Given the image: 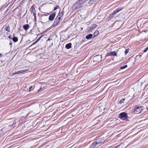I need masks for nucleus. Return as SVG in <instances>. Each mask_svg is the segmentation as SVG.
<instances>
[{
    "label": "nucleus",
    "instance_id": "1",
    "mask_svg": "<svg viewBox=\"0 0 148 148\" xmlns=\"http://www.w3.org/2000/svg\"><path fill=\"white\" fill-rule=\"evenodd\" d=\"M123 9V8H117L114 11V12L112 13V14L110 15L109 18H113L114 16L119 11Z\"/></svg>",
    "mask_w": 148,
    "mask_h": 148
},
{
    "label": "nucleus",
    "instance_id": "2",
    "mask_svg": "<svg viewBox=\"0 0 148 148\" xmlns=\"http://www.w3.org/2000/svg\"><path fill=\"white\" fill-rule=\"evenodd\" d=\"M128 116L125 112L121 113L119 115V118L122 120H125L128 117Z\"/></svg>",
    "mask_w": 148,
    "mask_h": 148
},
{
    "label": "nucleus",
    "instance_id": "3",
    "mask_svg": "<svg viewBox=\"0 0 148 148\" xmlns=\"http://www.w3.org/2000/svg\"><path fill=\"white\" fill-rule=\"evenodd\" d=\"M81 7H82V5H80L79 4H78L77 2H76L72 7V10L75 11Z\"/></svg>",
    "mask_w": 148,
    "mask_h": 148
},
{
    "label": "nucleus",
    "instance_id": "4",
    "mask_svg": "<svg viewBox=\"0 0 148 148\" xmlns=\"http://www.w3.org/2000/svg\"><path fill=\"white\" fill-rule=\"evenodd\" d=\"M142 110V107L140 106L134 109V112L135 114H138L140 113Z\"/></svg>",
    "mask_w": 148,
    "mask_h": 148
},
{
    "label": "nucleus",
    "instance_id": "5",
    "mask_svg": "<svg viewBox=\"0 0 148 148\" xmlns=\"http://www.w3.org/2000/svg\"><path fill=\"white\" fill-rule=\"evenodd\" d=\"M104 141V139H103L102 138H100L96 139L95 140V142L96 143V144L98 145Z\"/></svg>",
    "mask_w": 148,
    "mask_h": 148
},
{
    "label": "nucleus",
    "instance_id": "6",
    "mask_svg": "<svg viewBox=\"0 0 148 148\" xmlns=\"http://www.w3.org/2000/svg\"><path fill=\"white\" fill-rule=\"evenodd\" d=\"M97 26L96 24H92L91 26H90L89 27V31H92Z\"/></svg>",
    "mask_w": 148,
    "mask_h": 148
},
{
    "label": "nucleus",
    "instance_id": "7",
    "mask_svg": "<svg viewBox=\"0 0 148 148\" xmlns=\"http://www.w3.org/2000/svg\"><path fill=\"white\" fill-rule=\"evenodd\" d=\"M101 58L102 57L101 56L99 55L96 56H94L93 58L94 60H95L96 61L101 60Z\"/></svg>",
    "mask_w": 148,
    "mask_h": 148
},
{
    "label": "nucleus",
    "instance_id": "8",
    "mask_svg": "<svg viewBox=\"0 0 148 148\" xmlns=\"http://www.w3.org/2000/svg\"><path fill=\"white\" fill-rule=\"evenodd\" d=\"M56 20L54 22V23L51 26V28L55 26L59 22V20L60 19H56Z\"/></svg>",
    "mask_w": 148,
    "mask_h": 148
},
{
    "label": "nucleus",
    "instance_id": "9",
    "mask_svg": "<svg viewBox=\"0 0 148 148\" xmlns=\"http://www.w3.org/2000/svg\"><path fill=\"white\" fill-rule=\"evenodd\" d=\"M56 15V13L54 12L51 14L48 17V18H54Z\"/></svg>",
    "mask_w": 148,
    "mask_h": 148
},
{
    "label": "nucleus",
    "instance_id": "10",
    "mask_svg": "<svg viewBox=\"0 0 148 148\" xmlns=\"http://www.w3.org/2000/svg\"><path fill=\"white\" fill-rule=\"evenodd\" d=\"M86 0H79L77 2L78 4H79L80 5L83 4L85 2Z\"/></svg>",
    "mask_w": 148,
    "mask_h": 148
},
{
    "label": "nucleus",
    "instance_id": "11",
    "mask_svg": "<svg viewBox=\"0 0 148 148\" xmlns=\"http://www.w3.org/2000/svg\"><path fill=\"white\" fill-rule=\"evenodd\" d=\"M93 35L92 34H89L88 35H87L86 36V38L87 39L89 40L90 39L92 38V37Z\"/></svg>",
    "mask_w": 148,
    "mask_h": 148
},
{
    "label": "nucleus",
    "instance_id": "12",
    "mask_svg": "<svg viewBox=\"0 0 148 148\" xmlns=\"http://www.w3.org/2000/svg\"><path fill=\"white\" fill-rule=\"evenodd\" d=\"M64 11H62L61 12H60L59 13L58 16V18H61V17H62L64 15Z\"/></svg>",
    "mask_w": 148,
    "mask_h": 148
},
{
    "label": "nucleus",
    "instance_id": "13",
    "mask_svg": "<svg viewBox=\"0 0 148 148\" xmlns=\"http://www.w3.org/2000/svg\"><path fill=\"white\" fill-rule=\"evenodd\" d=\"M49 15V14L48 13L43 14L41 15V18H47L49 17L48 16Z\"/></svg>",
    "mask_w": 148,
    "mask_h": 148
},
{
    "label": "nucleus",
    "instance_id": "14",
    "mask_svg": "<svg viewBox=\"0 0 148 148\" xmlns=\"http://www.w3.org/2000/svg\"><path fill=\"white\" fill-rule=\"evenodd\" d=\"M99 34V31L98 30H96L93 34V38L97 36Z\"/></svg>",
    "mask_w": 148,
    "mask_h": 148
},
{
    "label": "nucleus",
    "instance_id": "15",
    "mask_svg": "<svg viewBox=\"0 0 148 148\" xmlns=\"http://www.w3.org/2000/svg\"><path fill=\"white\" fill-rule=\"evenodd\" d=\"M71 45L72 44L71 43H69L66 45L65 47L67 49H70L71 48Z\"/></svg>",
    "mask_w": 148,
    "mask_h": 148
},
{
    "label": "nucleus",
    "instance_id": "16",
    "mask_svg": "<svg viewBox=\"0 0 148 148\" xmlns=\"http://www.w3.org/2000/svg\"><path fill=\"white\" fill-rule=\"evenodd\" d=\"M97 145L95 142H94L91 145L89 148H94Z\"/></svg>",
    "mask_w": 148,
    "mask_h": 148
},
{
    "label": "nucleus",
    "instance_id": "17",
    "mask_svg": "<svg viewBox=\"0 0 148 148\" xmlns=\"http://www.w3.org/2000/svg\"><path fill=\"white\" fill-rule=\"evenodd\" d=\"M23 29L25 30H27L29 27V26L28 24L24 25L23 26Z\"/></svg>",
    "mask_w": 148,
    "mask_h": 148
},
{
    "label": "nucleus",
    "instance_id": "18",
    "mask_svg": "<svg viewBox=\"0 0 148 148\" xmlns=\"http://www.w3.org/2000/svg\"><path fill=\"white\" fill-rule=\"evenodd\" d=\"M97 0H90L89 2L88 3L90 5H92L95 3Z\"/></svg>",
    "mask_w": 148,
    "mask_h": 148
},
{
    "label": "nucleus",
    "instance_id": "19",
    "mask_svg": "<svg viewBox=\"0 0 148 148\" xmlns=\"http://www.w3.org/2000/svg\"><path fill=\"white\" fill-rule=\"evenodd\" d=\"M31 10H32V11L33 13V14H34L35 13L36 11H35L34 7V5L32 6Z\"/></svg>",
    "mask_w": 148,
    "mask_h": 148
},
{
    "label": "nucleus",
    "instance_id": "20",
    "mask_svg": "<svg viewBox=\"0 0 148 148\" xmlns=\"http://www.w3.org/2000/svg\"><path fill=\"white\" fill-rule=\"evenodd\" d=\"M12 40L14 42H16L18 41V38L17 37H14L12 38Z\"/></svg>",
    "mask_w": 148,
    "mask_h": 148
},
{
    "label": "nucleus",
    "instance_id": "21",
    "mask_svg": "<svg viewBox=\"0 0 148 148\" xmlns=\"http://www.w3.org/2000/svg\"><path fill=\"white\" fill-rule=\"evenodd\" d=\"M5 30L8 32H10V27L8 25V26L7 25H6Z\"/></svg>",
    "mask_w": 148,
    "mask_h": 148
},
{
    "label": "nucleus",
    "instance_id": "22",
    "mask_svg": "<svg viewBox=\"0 0 148 148\" xmlns=\"http://www.w3.org/2000/svg\"><path fill=\"white\" fill-rule=\"evenodd\" d=\"M111 56H117L116 52H115L114 51L111 52Z\"/></svg>",
    "mask_w": 148,
    "mask_h": 148
},
{
    "label": "nucleus",
    "instance_id": "23",
    "mask_svg": "<svg viewBox=\"0 0 148 148\" xmlns=\"http://www.w3.org/2000/svg\"><path fill=\"white\" fill-rule=\"evenodd\" d=\"M28 70L27 69H25V70H21V71H19L18 72H19V73H23L25 72H26Z\"/></svg>",
    "mask_w": 148,
    "mask_h": 148
},
{
    "label": "nucleus",
    "instance_id": "24",
    "mask_svg": "<svg viewBox=\"0 0 148 148\" xmlns=\"http://www.w3.org/2000/svg\"><path fill=\"white\" fill-rule=\"evenodd\" d=\"M127 67V65H126L123 66H122L120 67V69H123Z\"/></svg>",
    "mask_w": 148,
    "mask_h": 148
},
{
    "label": "nucleus",
    "instance_id": "25",
    "mask_svg": "<svg viewBox=\"0 0 148 148\" xmlns=\"http://www.w3.org/2000/svg\"><path fill=\"white\" fill-rule=\"evenodd\" d=\"M129 49H125V55H126L127 53L129 52Z\"/></svg>",
    "mask_w": 148,
    "mask_h": 148
},
{
    "label": "nucleus",
    "instance_id": "26",
    "mask_svg": "<svg viewBox=\"0 0 148 148\" xmlns=\"http://www.w3.org/2000/svg\"><path fill=\"white\" fill-rule=\"evenodd\" d=\"M19 73V72H18V71L17 72H14V73H12V75H15L18 74Z\"/></svg>",
    "mask_w": 148,
    "mask_h": 148
},
{
    "label": "nucleus",
    "instance_id": "27",
    "mask_svg": "<svg viewBox=\"0 0 148 148\" xmlns=\"http://www.w3.org/2000/svg\"><path fill=\"white\" fill-rule=\"evenodd\" d=\"M124 100H125V99L123 98L122 99H121L120 100V103H123L124 102Z\"/></svg>",
    "mask_w": 148,
    "mask_h": 148
},
{
    "label": "nucleus",
    "instance_id": "28",
    "mask_svg": "<svg viewBox=\"0 0 148 148\" xmlns=\"http://www.w3.org/2000/svg\"><path fill=\"white\" fill-rule=\"evenodd\" d=\"M33 90V87L32 86H30L29 88V92H30L31 90Z\"/></svg>",
    "mask_w": 148,
    "mask_h": 148
},
{
    "label": "nucleus",
    "instance_id": "29",
    "mask_svg": "<svg viewBox=\"0 0 148 148\" xmlns=\"http://www.w3.org/2000/svg\"><path fill=\"white\" fill-rule=\"evenodd\" d=\"M107 56H111V52L110 53H107V55H106Z\"/></svg>",
    "mask_w": 148,
    "mask_h": 148
},
{
    "label": "nucleus",
    "instance_id": "30",
    "mask_svg": "<svg viewBox=\"0 0 148 148\" xmlns=\"http://www.w3.org/2000/svg\"><path fill=\"white\" fill-rule=\"evenodd\" d=\"M148 50V47H147L144 50V52L145 53Z\"/></svg>",
    "mask_w": 148,
    "mask_h": 148
},
{
    "label": "nucleus",
    "instance_id": "31",
    "mask_svg": "<svg viewBox=\"0 0 148 148\" xmlns=\"http://www.w3.org/2000/svg\"><path fill=\"white\" fill-rule=\"evenodd\" d=\"M59 7L58 6H56L55 8L54 9H53V11H55L57 9L59 8Z\"/></svg>",
    "mask_w": 148,
    "mask_h": 148
},
{
    "label": "nucleus",
    "instance_id": "32",
    "mask_svg": "<svg viewBox=\"0 0 148 148\" xmlns=\"http://www.w3.org/2000/svg\"><path fill=\"white\" fill-rule=\"evenodd\" d=\"M40 36V37H39L36 40V41L38 42V41L40 40V39H41V38L42 37V36Z\"/></svg>",
    "mask_w": 148,
    "mask_h": 148
},
{
    "label": "nucleus",
    "instance_id": "33",
    "mask_svg": "<svg viewBox=\"0 0 148 148\" xmlns=\"http://www.w3.org/2000/svg\"><path fill=\"white\" fill-rule=\"evenodd\" d=\"M37 42L36 40L32 44V45H32H34Z\"/></svg>",
    "mask_w": 148,
    "mask_h": 148
},
{
    "label": "nucleus",
    "instance_id": "34",
    "mask_svg": "<svg viewBox=\"0 0 148 148\" xmlns=\"http://www.w3.org/2000/svg\"><path fill=\"white\" fill-rule=\"evenodd\" d=\"M42 23H45V24H47L48 23H47V22H42Z\"/></svg>",
    "mask_w": 148,
    "mask_h": 148
},
{
    "label": "nucleus",
    "instance_id": "35",
    "mask_svg": "<svg viewBox=\"0 0 148 148\" xmlns=\"http://www.w3.org/2000/svg\"><path fill=\"white\" fill-rule=\"evenodd\" d=\"M33 15L34 16V18H36V14L35 13L34 14H33Z\"/></svg>",
    "mask_w": 148,
    "mask_h": 148
},
{
    "label": "nucleus",
    "instance_id": "36",
    "mask_svg": "<svg viewBox=\"0 0 148 148\" xmlns=\"http://www.w3.org/2000/svg\"><path fill=\"white\" fill-rule=\"evenodd\" d=\"M3 56V55L1 54V53H0V58H1Z\"/></svg>",
    "mask_w": 148,
    "mask_h": 148
},
{
    "label": "nucleus",
    "instance_id": "37",
    "mask_svg": "<svg viewBox=\"0 0 148 148\" xmlns=\"http://www.w3.org/2000/svg\"><path fill=\"white\" fill-rule=\"evenodd\" d=\"M52 40V39H50V38H49L48 39V40H47V41L50 40Z\"/></svg>",
    "mask_w": 148,
    "mask_h": 148
},
{
    "label": "nucleus",
    "instance_id": "38",
    "mask_svg": "<svg viewBox=\"0 0 148 148\" xmlns=\"http://www.w3.org/2000/svg\"><path fill=\"white\" fill-rule=\"evenodd\" d=\"M118 22H119L118 21H116V22H115V24H117H117H118Z\"/></svg>",
    "mask_w": 148,
    "mask_h": 148
},
{
    "label": "nucleus",
    "instance_id": "39",
    "mask_svg": "<svg viewBox=\"0 0 148 148\" xmlns=\"http://www.w3.org/2000/svg\"><path fill=\"white\" fill-rule=\"evenodd\" d=\"M50 21H53L54 19H49Z\"/></svg>",
    "mask_w": 148,
    "mask_h": 148
},
{
    "label": "nucleus",
    "instance_id": "40",
    "mask_svg": "<svg viewBox=\"0 0 148 148\" xmlns=\"http://www.w3.org/2000/svg\"><path fill=\"white\" fill-rule=\"evenodd\" d=\"M11 36H9V38H10L12 39V38H11Z\"/></svg>",
    "mask_w": 148,
    "mask_h": 148
},
{
    "label": "nucleus",
    "instance_id": "41",
    "mask_svg": "<svg viewBox=\"0 0 148 148\" xmlns=\"http://www.w3.org/2000/svg\"><path fill=\"white\" fill-rule=\"evenodd\" d=\"M9 44L10 45H12V42H10L9 43Z\"/></svg>",
    "mask_w": 148,
    "mask_h": 148
},
{
    "label": "nucleus",
    "instance_id": "42",
    "mask_svg": "<svg viewBox=\"0 0 148 148\" xmlns=\"http://www.w3.org/2000/svg\"><path fill=\"white\" fill-rule=\"evenodd\" d=\"M119 16H120V14H119V15H118L117 16H118V18H120V17H119Z\"/></svg>",
    "mask_w": 148,
    "mask_h": 148
},
{
    "label": "nucleus",
    "instance_id": "43",
    "mask_svg": "<svg viewBox=\"0 0 148 148\" xmlns=\"http://www.w3.org/2000/svg\"><path fill=\"white\" fill-rule=\"evenodd\" d=\"M14 122L13 123V124H14ZM12 125L13 126V125H14L13 124ZM14 125H15V124L14 125Z\"/></svg>",
    "mask_w": 148,
    "mask_h": 148
},
{
    "label": "nucleus",
    "instance_id": "44",
    "mask_svg": "<svg viewBox=\"0 0 148 148\" xmlns=\"http://www.w3.org/2000/svg\"><path fill=\"white\" fill-rule=\"evenodd\" d=\"M83 29V28H82H82H81V29H82V30Z\"/></svg>",
    "mask_w": 148,
    "mask_h": 148
}]
</instances>
